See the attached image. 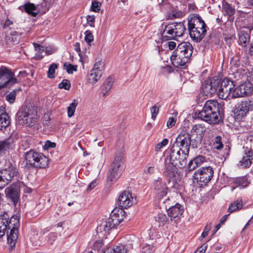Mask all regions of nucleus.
Instances as JSON below:
<instances>
[{"mask_svg": "<svg viewBox=\"0 0 253 253\" xmlns=\"http://www.w3.org/2000/svg\"><path fill=\"white\" fill-rule=\"evenodd\" d=\"M189 152L176 144H172L170 149L169 158L168 157L165 160V172L168 176H173L177 168H184L186 165Z\"/></svg>", "mask_w": 253, "mask_h": 253, "instance_id": "obj_1", "label": "nucleus"}, {"mask_svg": "<svg viewBox=\"0 0 253 253\" xmlns=\"http://www.w3.org/2000/svg\"><path fill=\"white\" fill-rule=\"evenodd\" d=\"M197 118L210 124H216L220 121L219 104L216 100L206 102L203 109L196 113Z\"/></svg>", "mask_w": 253, "mask_h": 253, "instance_id": "obj_2", "label": "nucleus"}, {"mask_svg": "<svg viewBox=\"0 0 253 253\" xmlns=\"http://www.w3.org/2000/svg\"><path fill=\"white\" fill-rule=\"evenodd\" d=\"M188 26L190 37L196 42H200L206 34V24L199 15L191 17Z\"/></svg>", "mask_w": 253, "mask_h": 253, "instance_id": "obj_3", "label": "nucleus"}, {"mask_svg": "<svg viewBox=\"0 0 253 253\" xmlns=\"http://www.w3.org/2000/svg\"><path fill=\"white\" fill-rule=\"evenodd\" d=\"M25 166L28 168L44 169L48 165V159L42 153L33 150L24 154Z\"/></svg>", "mask_w": 253, "mask_h": 253, "instance_id": "obj_4", "label": "nucleus"}, {"mask_svg": "<svg viewBox=\"0 0 253 253\" xmlns=\"http://www.w3.org/2000/svg\"><path fill=\"white\" fill-rule=\"evenodd\" d=\"M17 120L21 125L33 126L39 119L37 109L32 106H28L20 109L16 114Z\"/></svg>", "mask_w": 253, "mask_h": 253, "instance_id": "obj_5", "label": "nucleus"}, {"mask_svg": "<svg viewBox=\"0 0 253 253\" xmlns=\"http://www.w3.org/2000/svg\"><path fill=\"white\" fill-rule=\"evenodd\" d=\"M185 31V26L181 22L168 25L165 27L162 34L163 40L167 41L174 38L180 37Z\"/></svg>", "mask_w": 253, "mask_h": 253, "instance_id": "obj_6", "label": "nucleus"}, {"mask_svg": "<svg viewBox=\"0 0 253 253\" xmlns=\"http://www.w3.org/2000/svg\"><path fill=\"white\" fill-rule=\"evenodd\" d=\"M253 110V98L242 101L235 105L234 113L235 118L241 120Z\"/></svg>", "mask_w": 253, "mask_h": 253, "instance_id": "obj_7", "label": "nucleus"}, {"mask_svg": "<svg viewBox=\"0 0 253 253\" xmlns=\"http://www.w3.org/2000/svg\"><path fill=\"white\" fill-rule=\"evenodd\" d=\"M17 83L14 73L10 69L4 66L0 67V89L9 88Z\"/></svg>", "mask_w": 253, "mask_h": 253, "instance_id": "obj_8", "label": "nucleus"}, {"mask_svg": "<svg viewBox=\"0 0 253 253\" xmlns=\"http://www.w3.org/2000/svg\"><path fill=\"white\" fill-rule=\"evenodd\" d=\"M17 172L16 167L10 164L7 168L0 170V189H2L12 180Z\"/></svg>", "mask_w": 253, "mask_h": 253, "instance_id": "obj_9", "label": "nucleus"}, {"mask_svg": "<svg viewBox=\"0 0 253 253\" xmlns=\"http://www.w3.org/2000/svg\"><path fill=\"white\" fill-rule=\"evenodd\" d=\"M213 169L211 167H203L195 172L194 178L201 185H206L213 177Z\"/></svg>", "mask_w": 253, "mask_h": 253, "instance_id": "obj_10", "label": "nucleus"}, {"mask_svg": "<svg viewBox=\"0 0 253 253\" xmlns=\"http://www.w3.org/2000/svg\"><path fill=\"white\" fill-rule=\"evenodd\" d=\"M234 87L233 82L228 79H224L220 82L217 86V95L219 98L226 99L231 93V91Z\"/></svg>", "mask_w": 253, "mask_h": 253, "instance_id": "obj_11", "label": "nucleus"}, {"mask_svg": "<svg viewBox=\"0 0 253 253\" xmlns=\"http://www.w3.org/2000/svg\"><path fill=\"white\" fill-rule=\"evenodd\" d=\"M253 91V85L249 82L240 84L233 91V98L244 97L251 95Z\"/></svg>", "mask_w": 253, "mask_h": 253, "instance_id": "obj_12", "label": "nucleus"}, {"mask_svg": "<svg viewBox=\"0 0 253 253\" xmlns=\"http://www.w3.org/2000/svg\"><path fill=\"white\" fill-rule=\"evenodd\" d=\"M122 162V158L117 156L115 158L108 171L107 180L108 182H115L120 176L119 168Z\"/></svg>", "mask_w": 253, "mask_h": 253, "instance_id": "obj_13", "label": "nucleus"}, {"mask_svg": "<svg viewBox=\"0 0 253 253\" xmlns=\"http://www.w3.org/2000/svg\"><path fill=\"white\" fill-rule=\"evenodd\" d=\"M219 83L220 80L218 79L205 81L201 86L202 93L206 96L211 97L217 90Z\"/></svg>", "mask_w": 253, "mask_h": 253, "instance_id": "obj_14", "label": "nucleus"}, {"mask_svg": "<svg viewBox=\"0 0 253 253\" xmlns=\"http://www.w3.org/2000/svg\"><path fill=\"white\" fill-rule=\"evenodd\" d=\"M135 202L136 199L132 197V194L128 191L122 192L118 199V205L122 209L128 208Z\"/></svg>", "mask_w": 253, "mask_h": 253, "instance_id": "obj_15", "label": "nucleus"}, {"mask_svg": "<svg viewBox=\"0 0 253 253\" xmlns=\"http://www.w3.org/2000/svg\"><path fill=\"white\" fill-rule=\"evenodd\" d=\"M14 220L17 223H19V220L17 216H12L9 219L7 213L0 215V238L2 237L5 234L8 228H11L12 222Z\"/></svg>", "mask_w": 253, "mask_h": 253, "instance_id": "obj_16", "label": "nucleus"}, {"mask_svg": "<svg viewBox=\"0 0 253 253\" xmlns=\"http://www.w3.org/2000/svg\"><path fill=\"white\" fill-rule=\"evenodd\" d=\"M103 66V63L101 61L95 63L93 69L90 71L88 76V81L89 84H94L99 80L101 77Z\"/></svg>", "mask_w": 253, "mask_h": 253, "instance_id": "obj_17", "label": "nucleus"}, {"mask_svg": "<svg viewBox=\"0 0 253 253\" xmlns=\"http://www.w3.org/2000/svg\"><path fill=\"white\" fill-rule=\"evenodd\" d=\"M253 151L251 148L247 147L239 161L238 166L241 169L249 168L252 164Z\"/></svg>", "mask_w": 253, "mask_h": 253, "instance_id": "obj_18", "label": "nucleus"}, {"mask_svg": "<svg viewBox=\"0 0 253 253\" xmlns=\"http://www.w3.org/2000/svg\"><path fill=\"white\" fill-rule=\"evenodd\" d=\"M189 59L190 58L176 49L173 52L170 57L172 65L176 67L184 65L189 61Z\"/></svg>", "mask_w": 253, "mask_h": 253, "instance_id": "obj_19", "label": "nucleus"}, {"mask_svg": "<svg viewBox=\"0 0 253 253\" xmlns=\"http://www.w3.org/2000/svg\"><path fill=\"white\" fill-rule=\"evenodd\" d=\"M191 142V138L190 135L185 131H183L176 137L175 141L173 144H176L180 147L189 151Z\"/></svg>", "mask_w": 253, "mask_h": 253, "instance_id": "obj_20", "label": "nucleus"}, {"mask_svg": "<svg viewBox=\"0 0 253 253\" xmlns=\"http://www.w3.org/2000/svg\"><path fill=\"white\" fill-rule=\"evenodd\" d=\"M6 196L11 199L14 205L18 202L20 196L19 183L11 185L5 190Z\"/></svg>", "mask_w": 253, "mask_h": 253, "instance_id": "obj_21", "label": "nucleus"}, {"mask_svg": "<svg viewBox=\"0 0 253 253\" xmlns=\"http://www.w3.org/2000/svg\"><path fill=\"white\" fill-rule=\"evenodd\" d=\"M154 189L156 196L161 199L166 196L168 191V188L166 183L161 178L155 180L154 183Z\"/></svg>", "mask_w": 253, "mask_h": 253, "instance_id": "obj_22", "label": "nucleus"}, {"mask_svg": "<svg viewBox=\"0 0 253 253\" xmlns=\"http://www.w3.org/2000/svg\"><path fill=\"white\" fill-rule=\"evenodd\" d=\"M6 44L9 46L17 44L20 41V35L19 32L14 29H9L6 31L5 37Z\"/></svg>", "mask_w": 253, "mask_h": 253, "instance_id": "obj_23", "label": "nucleus"}, {"mask_svg": "<svg viewBox=\"0 0 253 253\" xmlns=\"http://www.w3.org/2000/svg\"><path fill=\"white\" fill-rule=\"evenodd\" d=\"M125 211L122 208H115L111 212L109 218L116 225L122 221L125 217Z\"/></svg>", "mask_w": 253, "mask_h": 253, "instance_id": "obj_24", "label": "nucleus"}, {"mask_svg": "<svg viewBox=\"0 0 253 253\" xmlns=\"http://www.w3.org/2000/svg\"><path fill=\"white\" fill-rule=\"evenodd\" d=\"M183 208L180 204L177 203L174 206L169 208L168 213L171 220H177L182 215Z\"/></svg>", "mask_w": 253, "mask_h": 253, "instance_id": "obj_25", "label": "nucleus"}, {"mask_svg": "<svg viewBox=\"0 0 253 253\" xmlns=\"http://www.w3.org/2000/svg\"><path fill=\"white\" fill-rule=\"evenodd\" d=\"M18 223H17L16 221L13 220V221L12 222V224H11V228L9 232H7V242L8 244H10V245L14 246L17 240L18 239V229L17 227V225Z\"/></svg>", "mask_w": 253, "mask_h": 253, "instance_id": "obj_26", "label": "nucleus"}, {"mask_svg": "<svg viewBox=\"0 0 253 253\" xmlns=\"http://www.w3.org/2000/svg\"><path fill=\"white\" fill-rule=\"evenodd\" d=\"M176 49L188 57L190 58L193 53V47L191 43L182 42L178 45Z\"/></svg>", "mask_w": 253, "mask_h": 253, "instance_id": "obj_27", "label": "nucleus"}, {"mask_svg": "<svg viewBox=\"0 0 253 253\" xmlns=\"http://www.w3.org/2000/svg\"><path fill=\"white\" fill-rule=\"evenodd\" d=\"M116 225L110 220L109 218H108L104 221H103L102 223L97 227V232H104L105 233H109V231L112 228H114Z\"/></svg>", "mask_w": 253, "mask_h": 253, "instance_id": "obj_28", "label": "nucleus"}, {"mask_svg": "<svg viewBox=\"0 0 253 253\" xmlns=\"http://www.w3.org/2000/svg\"><path fill=\"white\" fill-rule=\"evenodd\" d=\"M250 36L245 31H241L238 34V43L244 47L247 46L250 42Z\"/></svg>", "mask_w": 253, "mask_h": 253, "instance_id": "obj_29", "label": "nucleus"}, {"mask_svg": "<svg viewBox=\"0 0 253 253\" xmlns=\"http://www.w3.org/2000/svg\"><path fill=\"white\" fill-rule=\"evenodd\" d=\"M10 124L9 117L5 112L0 113V130L6 128Z\"/></svg>", "mask_w": 253, "mask_h": 253, "instance_id": "obj_30", "label": "nucleus"}, {"mask_svg": "<svg viewBox=\"0 0 253 253\" xmlns=\"http://www.w3.org/2000/svg\"><path fill=\"white\" fill-rule=\"evenodd\" d=\"M23 8L25 11L29 14L34 17L37 16L38 12L35 11H37V6L34 3L30 2L26 3L23 5Z\"/></svg>", "mask_w": 253, "mask_h": 253, "instance_id": "obj_31", "label": "nucleus"}, {"mask_svg": "<svg viewBox=\"0 0 253 253\" xmlns=\"http://www.w3.org/2000/svg\"><path fill=\"white\" fill-rule=\"evenodd\" d=\"M243 201L241 199H237L229 206L228 211L230 213L242 209Z\"/></svg>", "mask_w": 253, "mask_h": 253, "instance_id": "obj_32", "label": "nucleus"}, {"mask_svg": "<svg viewBox=\"0 0 253 253\" xmlns=\"http://www.w3.org/2000/svg\"><path fill=\"white\" fill-rule=\"evenodd\" d=\"M127 249L126 246L120 245L117 246L113 249H108L104 253H127Z\"/></svg>", "mask_w": 253, "mask_h": 253, "instance_id": "obj_33", "label": "nucleus"}, {"mask_svg": "<svg viewBox=\"0 0 253 253\" xmlns=\"http://www.w3.org/2000/svg\"><path fill=\"white\" fill-rule=\"evenodd\" d=\"M34 45L35 48V50L37 51V53L35 56V58L38 60L42 59L43 57V55H42V52L44 51L43 47L36 43H34Z\"/></svg>", "mask_w": 253, "mask_h": 253, "instance_id": "obj_34", "label": "nucleus"}, {"mask_svg": "<svg viewBox=\"0 0 253 253\" xmlns=\"http://www.w3.org/2000/svg\"><path fill=\"white\" fill-rule=\"evenodd\" d=\"M78 101L74 99L73 102L70 104L69 106L67 107V113L69 117H72L74 115V113L78 105Z\"/></svg>", "mask_w": 253, "mask_h": 253, "instance_id": "obj_35", "label": "nucleus"}, {"mask_svg": "<svg viewBox=\"0 0 253 253\" xmlns=\"http://www.w3.org/2000/svg\"><path fill=\"white\" fill-rule=\"evenodd\" d=\"M223 10L230 16L234 15L235 12V8L227 2H225L223 4Z\"/></svg>", "mask_w": 253, "mask_h": 253, "instance_id": "obj_36", "label": "nucleus"}, {"mask_svg": "<svg viewBox=\"0 0 253 253\" xmlns=\"http://www.w3.org/2000/svg\"><path fill=\"white\" fill-rule=\"evenodd\" d=\"M156 220L159 223L160 226L164 225L169 222L168 218L165 214L161 213L157 215Z\"/></svg>", "mask_w": 253, "mask_h": 253, "instance_id": "obj_37", "label": "nucleus"}, {"mask_svg": "<svg viewBox=\"0 0 253 253\" xmlns=\"http://www.w3.org/2000/svg\"><path fill=\"white\" fill-rule=\"evenodd\" d=\"M235 183L237 184L238 185L240 186L243 188L248 186L249 184L247 178L245 176L236 178L235 180Z\"/></svg>", "mask_w": 253, "mask_h": 253, "instance_id": "obj_38", "label": "nucleus"}, {"mask_svg": "<svg viewBox=\"0 0 253 253\" xmlns=\"http://www.w3.org/2000/svg\"><path fill=\"white\" fill-rule=\"evenodd\" d=\"M58 65L57 64L52 63L50 66L47 71V76L50 79L54 78V74L55 70L57 68Z\"/></svg>", "mask_w": 253, "mask_h": 253, "instance_id": "obj_39", "label": "nucleus"}, {"mask_svg": "<svg viewBox=\"0 0 253 253\" xmlns=\"http://www.w3.org/2000/svg\"><path fill=\"white\" fill-rule=\"evenodd\" d=\"M10 146L11 144L8 140L0 141V152H2L9 149Z\"/></svg>", "mask_w": 253, "mask_h": 253, "instance_id": "obj_40", "label": "nucleus"}, {"mask_svg": "<svg viewBox=\"0 0 253 253\" xmlns=\"http://www.w3.org/2000/svg\"><path fill=\"white\" fill-rule=\"evenodd\" d=\"M19 90L14 89L7 94L6 96V100L10 103H13L15 100L16 95V93Z\"/></svg>", "mask_w": 253, "mask_h": 253, "instance_id": "obj_41", "label": "nucleus"}, {"mask_svg": "<svg viewBox=\"0 0 253 253\" xmlns=\"http://www.w3.org/2000/svg\"><path fill=\"white\" fill-rule=\"evenodd\" d=\"M15 26L13 21L9 19H6L3 23V28L6 30V32L7 31H9V29L15 30Z\"/></svg>", "mask_w": 253, "mask_h": 253, "instance_id": "obj_42", "label": "nucleus"}, {"mask_svg": "<svg viewBox=\"0 0 253 253\" xmlns=\"http://www.w3.org/2000/svg\"><path fill=\"white\" fill-rule=\"evenodd\" d=\"M64 67L69 74H72L74 71H76L77 70V66L73 65L67 63H64Z\"/></svg>", "mask_w": 253, "mask_h": 253, "instance_id": "obj_43", "label": "nucleus"}, {"mask_svg": "<svg viewBox=\"0 0 253 253\" xmlns=\"http://www.w3.org/2000/svg\"><path fill=\"white\" fill-rule=\"evenodd\" d=\"M71 86V84L69 80H63L62 82L58 84L59 88L69 90Z\"/></svg>", "mask_w": 253, "mask_h": 253, "instance_id": "obj_44", "label": "nucleus"}, {"mask_svg": "<svg viewBox=\"0 0 253 253\" xmlns=\"http://www.w3.org/2000/svg\"><path fill=\"white\" fill-rule=\"evenodd\" d=\"M113 81L112 78H108L104 83L105 90L108 92L112 87L113 84Z\"/></svg>", "mask_w": 253, "mask_h": 253, "instance_id": "obj_45", "label": "nucleus"}, {"mask_svg": "<svg viewBox=\"0 0 253 253\" xmlns=\"http://www.w3.org/2000/svg\"><path fill=\"white\" fill-rule=\"evenodd\" d=\"M151 118L155 120L159 112V108L155 104L150 109Z\"/></svg>", "mask_w": 253, "mask_h": 253, "instance_id": "obj_46", "label": "nucleus"}, {"mask_svg": "<svg viewBox=\"0 0 253 253\" xmlns=\"http://www.w3.org/2000/svg\"><path fill=\"white\" fill-rule=\"evenodd\" d=\"M192 130L197 133L202 134L205 132V128L201 125H196L193 126Z\"/></svg>", "mask_w": 253, "mask_h": 253, "instance_id": "obj_47", "label": "nucleus"}, {"mask_svg": "<svg viewBox=\"0 0 253 253\" xmlns=\"http://www.w3.org/2000/svg\"><path fill=\"white\" fill-rule=\"evenodd\" d=\"M169 140L167 138L164 139L161 142L157 144L155 147L156 151H160L163 147L166 146L168 144Z\"/></svg>", "mask_w": 253, "mask_h": 253, "instance_id": "obj_48", "label": "nucleus"}, {"mask_svg": "<svg viewBox=\"0 0 253 253\" xmlns=\"http://www.w3.org/2000/svg\"><path fill=\"white\" fill-rule=\"evenodd\" d=\"M101 5L100 2L93 1L92 2L91 9L94 12H98L100 10Z\"/></svg>", "mask_w": 253, "mask_h": 253, "instance_id": "obj_49", "label": "nucleus"}, {"mask_svg": "<svg viewBox=\"0 0 253 253\" xmlns=\"http://www.w3.org/2000/svg\"><path fill=\"white\" fill-rule=\"evenodd\" d=\"M85 34V41L86 42L89 43L93 40V36L91 32V31L87 30L84 33Z\"/></svg>", "mask_w": 253, "mask_h": 253, "instance_id": "obj_50", "label": "nucleus"}, {"mask_svg": "<svg viewBox=\"0 0 253 253\" xmlns=\"http://www.w3.org/2000/svg\"><path fill=\"white\" fill-rule=\"evenodd\" d=\"M153 247L149 244H146L142 248V253H152Z\"/></svg>", "mask_w": 253, "mask_h": 253, "instance_id": "obj_51", "label": "nucleus"}, {"mask_svg": "<svg viewBox=\"0 0 253 253\" xmlns=\"http://www.w3.org/2000/svg\"><path fill=\"white\" fill-rule=\"evenodd\" d=\"M193 160L198 167L205 161V157L203 156L199 155L194 158Z\"/></svg>", "mask_w": 253, "mask_h": 253, "instance_id": "obj_52", "label": "nucleus"}, {"mask_svg": "<svg viewBox=\"0 0 253 253\" xmlns=\"http://www.w3.org/2000/svg\"><path fill=\"white\" fill-rule=\"evenodd\" d=\"M56 146V144L54 142H50L49 140H47L44 145L43 146V148L44 150H47L49 148H54Z\"/></svg>", "mask_w": 253, "mask_h": 253, "instance_id": "obj_53", "label": "nucleus"}, {"mask_svg": "<svg viewBox=\"0 0 253 253\" xmlns=\"http://www.w3.org/2000/svg\"><path fill=\"white\" fill-rule=\"evenodd\" d=\"M87 23L90 27H94L95 16L93 15H88L86 17Z\"/></svg>", "mask_w": 253, "mask_h": 253, "instance_id": "obj_54", "label": "nucleus"}, {"mask_svg": "<svg viewBox=\"0 0 253 253\" xmlns=\"http://www.w3.org/2000/svg\"><path fill=\"white\" fill-rule=\"evenodd\" d=\"M176 119H174L173 117H170L169 118L168 121L167 123V126L168 128H171L172 126H173L176 123Z\"/></svg>", "mask_w": 253, "mask_h": 253, "instance_id": "obj_55", "label": "nucleus"}, {"mask_svg": "<svg viewBox=\"0 0 253 253\" xmlns=\"http://www.w3.org/2000/svg\"><path fill=\"white\" fill-rule=\"evenodd\" d=\"M57 236L55 233H50L48 235V242L49 244L52 245L56 239Z\"/></svg>", "mask_w": 253, "mask_h": 253, "instance_id": "obj_56", "label": "nucleus"}, {"mask_svg": "<svg viewBox=\"0 0 253 253\" xmlns=\"http://www.w3.org/2000/svg\"><path fill=\"white\" fill-rule=\"evenodd\" d=\"M197 167H198L197 165L195 164V163H194V162L192 160L190 161L188 163L187 169L188 171H190L194 170Z\"/></svg>", "mask_w": 253, "mask_h": 253, "instance_id": "obj_57", "label": "nucleus"}, {"mask_svg": "<svg viewBox=\"0 0 253 253\" xmlns=\"http://www.w3.org/2000/svg\"><path fill=\"white\" fill-rule=\"evenodd\" d=\"M182 15V12H181V11H173L172 12L171 16H169V18L173 19V18H179V17H181Z\"/></svg>", "mask_w": 253, "mask_h": 253, "instance_id": "obj_58", "label": "nucleus"}, {"mask_svg": "<svg viewBox=\"0 0 253 253\" xmlns=\"http://www.w3.org/2000/svg\"><path fill=\"white\" fill-rule=\"evenodd\" d=\"M166 45L168 46L170 50H172L175 48L176 46V43L174 42L170 41L169 42L166 43Z\"/></svg>", "mask_w": 253, "mask_h": 253, "instance_id": "obj_59", "label": "nucleus"}, {"mask_svg": "<svg viewBox=\"0 0 253 253\" xmlns=\"http://www.w3.org/2000/svg\"><path fill=\"white\" fill-rule=\"evenodd\" d=\"M207 249V246L205 245H202L195 252V253H205Z\"/></svg>", "mask_w": 253, "mask_h": 253, "instance_id": "obj_60", "label": "nucleus"}, {"mask_svg": "<svg viewBox=\"0 0 253 253\" xmlns=\"http://www.w3.org/2000/svg\"><path fill=\"white\" fill-rule=\"evenodd\" d=\"M210 230V227H208V226H206L204 228V230L203 232L202 233L201 236L203 238H205L208 235V233H209Z\"/></svg>", "mask_w": 253, "mask_h": 253, "instance_id": "obj_61", "label": "nucleus"}, {"mask_svg": "<svg viewBox=\"0 0 253 253\" xmlns=\"http://www.w3.org/2000/svg\"><path fill=\"white\" fill-rule=\"evenodd\" d=\"M96 186V181L94 180L92 181L90 184L88 186L87 190L90 191L92 190L93 188H94Z\"/></svg>", "mask_w": 253, "mask_h": 253, "instance_id": "obj_62", "label": "nucleus"}, {"mask_svg": "<svg viewBox=\"0 0 253 253\" xmlns=\"http://www.w3.org/2000/svg\"><path fill=\"white\" fill-rule=\"evenodd\" d=\"M214 148L217 150H221L223 147V145L222 143H214L213 144Z\"/></svg>", "mask_w": 253, "mask_h": 253, "instance_id": "obj_63", "label": "nucleus"}, {"mask_svg": "<svg viewBox=\"0 0 253 253\" xmlns=\"http://www.w3.org/2000/svg\"><path fill=\"white\" fill-rule=\"evenodd\" d=\"M147 172L150 174H152L155 172V168L154 167H149L148 168L147 170Z\"/></svg>", "mask_w": 253, "mask_h": 253, "instance_id": "obj_64", "label": "nucleus"}]
</instances>
